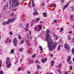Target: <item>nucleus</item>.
I'll return each instance as SVG.
<instances>
[{
	"label": "nucleus",
	"mask_w": 74,
	"mask_h": 74,
	"mask_svg": "<svg viewBox=\"0 0 74 74\" xmlns=\"http://www.w3.org/2000/svg\"><path fill=\"white\" fill-rule=\"evenodd\" d=\"M14 11H16V9H14Z\"/></svg>",
	"instance_id": "63"
},
{
	"label": "nucleus",
	"mask_w": 74,
	"mask_h": 74,
	"mask_svg": "<svg viewBox=\"0 0 74 74\" xmlns=\"http://www.w3.org/2000/svg\"><path fill=\"white\" fill-rule=\"evenodd\" d=\"M18 38H19V39H20V40H21V36L20 35H18Z\"/></svg>",
	"instance_id": "18"
},
{
	"label": "nucleus",
	"mask_w": 74,
	"mask_h": 74,
	"mask_svg": "<svg viewBox=\"0 0 74 74\" xmlns=\"http://www.w3.org/2000/svg\"><path fill=\"white\" fill-rule=\"evenodd\" d=\"M72 63V62H69V64H71Z\"/></svg>",
	"instance_id": "53"
},
{
	"label": "nucleus",
	"mask_w": 74,
	"mask_h": 74,
	"mask_svg": "<svg viewBox=\"0 0 74 74\" xmlns=\"http://www.w3.org/2000/svg\"><path fill=\"white\" fill-rule=\"evenodd\" d=\"M70 70L71 71L72 70V69L73 68L72 67V66H71L70 68Z\"/></svg>",
	"instance_id": "31"
},
{
	"label": "nucleus",
	"mask_w": 74,
	"mask_h": 74,
	"mask_svg": "<svg viewBox=\"0 0 74 74\" xmlns=\"http://www.w3.org/2000/svg\"><path fill=\"white\" fill-rule=\"evenodd\" d=\"M0 68H1V66H2V62L1 60H0Z\"/></svg>",
	"instance_id": "23"
},
{
	"label": "nucleus",
	"mask_w": 74,
	"mask_h": 74,
	"mask_svg": "<svg viewBox=\"0 0 74 74\" xmlns=\"http://www.w3.org/2000/svg\"><path fill=\"white\" fill-rule=\"evenodd\" d=\"M41 29H42V25H38V27L37 28H36V27L34 28L35 30L36 31V32H39L40 30H41Z\"/></svg>",
	"instance_id": "5"
},
{
	"label": "nucleus",
	"mask_w": 74,
	"mask_h": 74,
	"mask_svg": "<svg viewBox=\"0 0 74 74\" xmlns=\"http://www.w3.org/2000/svg\"><path fill=\"white\" fill-rule=\"evenodd\" d=\"M1 14H0V18H1Z\"/></svg>",
	"instance_id": "61"
},
{
	"label": "nucleus",
	"mask_w": 74,
	"mask_h": 74,
	"mask_svg": "<svg viewBox=\"0 0 74 74\" xmlns=\"http://www.w3.org/2000/svg\"><path fill=\"white\" fill-rule=\"evenodd\" d=\"M47 60V58H45L44 59H42L41 60V62H42V63H45Z\"/></svg>",
	"instance_id": "10"
},
{
	"label": "nucleus",
	"mask_w": 74,
	"mask_h": 74,
	"mask_svg": "<svg viewBox=\"0 0 74 74\" xmlns=\"http://www.w3.org/2000/svg\"><path fill=\"white\" fill-rule=\"evenodd\" d=\"M11 42V40L10 39L9 40V41L8 42L9 43H10V42Z\"/></svg>",
	"instance_id": "45"
},
{
	"label": "nucleus",
	"mask_w": 74,
	"mask_h": 74,
	"mask_svg": "<svg viewBox=\"0 0 74 74\" xmlns=\"http://www.w3.org/2000/svg\"><path fill=\"white\" fill-rule=\"evenodd\" d=\"M72 41L73 42H74V38L73 39Z\"/></svg>",
	"instance_id": "57"
},
{
	"label": "nucleus",
	"mask_w": 74,
	"mask_h": 74,
	"mask_svg": "<svg viewBox=\"0 0 74 74\" xmlns=\"http://www.w3.org/2000/svg\"><path fill=\"white\" fill-rule=\"evenodd\" d=\"M14 52V50L13 49H12L11 50V53H13Z\"/></svg>",
	"instance_id": "19"
},
{
	"label": "nucleus",
	"mask_w": 74,
	"mask_h": 74,
	"mask_svg": "<svg viewBox=\"0 0 74 74\" xmlns=\"http://www.w3.org/2000/svg\"><path fill=\"white\" fill-rule=\"evenodd\" d=\"M39 48H40L41 52H42V51H43V50H42V47H41V46H40L39 47Z\"/></svg>",
	"instance_id": "17"
},
{
	"label": "nucleus",
	"mask_w": 74,
	"mask_h": 74,
	"mask_svg": "<svg viewBox=\"0 0 74 74\" xmlns=\"http://www.w3.org/2000/svg\"><path fill=\"white\" fill-rule=\"evenodd\" d=\"M31 64V61L29 60V64Z\"/></svg>",
	"instance_id": "50"
},
{
	"label": "nucleus",
	"mask_w": 74,
	"mask_h": 74,
	"mask_svg": "<svg viewBox=\"0 0 74 74\" xmlns=\"http://www.w3.org/2000/svg\"><path fill=\"white\" fill-rule=\"evenodd\" d=\"M71 8L72 9V11H73V10H74V8H73V6H72L71 7Z\"/></svg>",
	"instance_id": "48"
},
{
	"label": "nucleus",
	"mask_w": 74,
	"mask_h": 74,
	"mask_svg": "<svg viewBox=\"0 0 74 74\" xmlns=\"http://www.w3.org/2000/svg\"><path fill=\"white\" fill-rule=\"evenodd\" d=\"M38 63V61H35V63Z\"/></svg>",
	"instance_id": "58"
},
{
	"label": "nucleus",
	"mask_w": 74,
	"mask_h": 74,
	"mask_svg": "<svg viewBox=\"0 0 74 74\" xmlns=\"http://www.w3.org/2000/svg\"><path fill=\"white\" fill-rule=\"evenodd\" d=\"M71 59V58L70 57V56H69L68 57V58L67 60V62H70V61Z\"/></svg>",
	"instance_id": "15"
},
{
	"label": "nucleus",
	"mask_w": 74,
	"mask_h": 74,
	"mask_svg": "<svg viewBox=\"0 0 74 74\" xmlns=\"http://www.w3.org/2000/svg\"><path fill=\"white\" fill-rule=\"evenodd\" d=\"M5 10V7L4 8L3 10Z\"/></svg>",
	"instance_id": "60"
},
{
	"label": "nucleus",
	"mask_w": 74,
	"mask_h": 74,
	"mask_svg": "<svg viewBox=\"0 0 74 74\" xmlns=\"http://www.w3.org/2000/svg\"><path fill=\"white\" fill-rule=\"evenodd\" d=\"M26 42L27 44L28 45L29 44V41L28 40H26Z\"/></svg>",
	"instance_id": "30"
},
{
	"label": "nucleus",
	"mask_w": 74,
	"mask_h": 74,
	"mask_svg": "<svg viewBox=\"0 0 74 74\" xmlns=\"http://www.w3.org/2000/svg\"><path fill=\"white\" fill-rule=\"evenodd\" d=\"M6 63L7 65V67L8 68H9V67H11V61H9L10 58H9L8 57H7L6 58Z\"/></svg>",
	"instance_id": "3"
},
{
	"label": "nucleus",
	"mask_w": 74,
	"mask_h": 74,
	"mask_svg": "<svg viewBox=\"0 0 74 74\" xmlns=\"http://www.w3.org/2000/svg\"><path fill=\"white\" fill-rule=\"evenodd\" d=\"M58 72H59L60 74H62V73L61 72V71L60 70H58Z\"/></svg>",
	"instance_id": "33"
},
{
	"label": "nucleus",
	"mask_w": 74,
	"mask_h": 74,
	"mask_svg": "<svg viewBox=\"0 0 74 74\" xmlns=\"http://www.w3.org/2000/svg\"><path fill=\"white\" fill-rule=\"evenodd\" d=\"M45 4V3L44 2H43L42 5V6H44Z\"/></svg>",
	"instance_id": "35"
},
{
	"label": "nucleus",
	"mask_w": 74,
	"mask_h": 74,
	"mask_svg": "<svg viewBox=\"0 0 74 74\" xmlns=\"http://www.w3.org/2000/svg\"><path fill=\"white\" fill-rule=\"evenodd\" d=\"M72 52L73 55H74V48H73L72 50Z\"/></svg>",
	"instance_id": "28"
},
{
	"label": "nucleus",
	"mask_w": 74,
	"mask_h": 74,
	"mask_svg": "<svg viewBox=\"0 0 74 74\" xmlns=\"http://www.w3.org/2000/svg\"><path fill=\"white\" fill-rule=\"evenodd\" d=\"M14 15V13L13 12L10 14L11 16H13Z\"/></svg>",
	"instance_id": "27"
},
{
	"label": "nucleus",
	"mask_w": 74,
	"mask_h": 74,
	"mask_svg": "<svg viewBox=\"0 0 74 74\" xmlns=\"http://www.w3.org/2000/svg\"><path fill=\"white\" fill-rule=\"evenodd\" d=\"M62 66V64L61 63H60L59 64L58 67H60V66Z\"/></svg>",
	"instance_id": "43"
},
{
	"label": "nucleus",
	"mask_w": 74,
	"mask_h": 74,
	"mask_svg": "<svg viewBox=\"0 0 74 74\" xmlns=\"http://www.w3.org/2000/svg\"><path fill=\"white\" fill-rule=\"evenodd\" d=\"M21 70V67H20L18 68V71H20V70Z\"/></svg>",
	"instance_id": "41"
},
{
	"label": "nucleus",
	"mask_w": 74,
	"mask_h": 74,
	"mask_svg": "<svg viewBox=\"0 0 74 74\" xmlns=\"http://www.w3.org/2000/svg\"><path fill=\"white\" fill-rule=\"evenodd\" d=\"M8 40H9V38H7V40H6L5 41V43H8Z\"/></svg>",
	"instance_id": "21"
},
{
	"label": "nucleus",
	"mask_w": 74,
	"mask_h": 74,
	"mask_svg": "<svg viewBox=\"0 0 74 74\" xmlns=\"http://www.w3.org/2000/svg\"><path fill=\"white\" fill-rule=\"evenodd\" d=\"M55 63V62L54 61H52L51 62V67H53V64H54Z\"/></svg>",
	"instance_id": "11"
},
{
	"label": "nucleus",
	"mask_w": 74,
	"mask_h": 74,
	"mask_svg": "<svg viewBox=\"0 0 74 74\" xmlns=\"http://www.w3.org/2000/svg\"><path fill=\"white\" fill-rule=\"evenodd\" d=\"M13 43L14 46H16L17 45V40L16 38H15L14 39Z\"/></svg>",
	"instance_id": "6"
},
{
	"label": "nucleus",
	"mask_w": 74,
	"mask_h": 74,
	"mask_svg": "<svg viewBox=\"0 0 74 74\" xmlns=\"http://www.w3.org/2000/svg\"><path fill=\"white\" fill-rule=\"evenodd\" d=\"M32 6L34 8V7H35V6H36V5H35V4H34V3H32Z\"/></svg>",
	"instance_id": "24"
},
{
	"label": "nucleus",
	"mask_w": 74,
	"mask_h": 74,
	"mask_svg": "<svg viewBox=\"0 0 74 74\" xmlns=\"http://www.w3.org/2000/svg\"><path fill=\"white\" fill-rule=\"evenodd\" d=\"M72 33V32H71V31H70L69 32V34H71Z\"/></svg>",
	"instance_id": "49"
},
{
	"label": "nucleus",
	"mask_w": 74,
	"mask_h": 74,
	"mask_svg": "<svg viewBox=\"0 0 74 74\" xmlns=\"http://www.w3.org/2000/svg\"><path fill=\"white\" fill-rule=\"evenodd\" d=\"M53 4L54 5L55 7H56V5L54 3H53Z\"/></svg>",
	"instance_id": "51"
},
{
	"label": "nucleus",
	"mask_w": 74,
	"mask_h": 74,
	"mask_svg": "<svg viewBox=\"0 0 74 74\" xmlns=\"http://www.w3.org/2000/svg\"><path fill=\"white\" fill-rule=\"evenodd\" d=\"M34 74H39L38 72V71H36L34 73Z\"/></svg>",
	"instance_id": "32"
},
{
	"label": "nucleus",
	"mask_w": 74,
	"mask_h": 74,
	"mask_svg": "<svg viewBox=\"0 0 74 74\" xmlns=\"http://www.w3.org/2000/svg\"><path fill=\"white\" fill-rule=\"evenodd\" d=\"M27 37L28 40H32V38H33V37H32V36H31L29 35V34H27Z\"/></svg>",
	"instance_id": "8"
},
{
	"label": "nucleus",
	"mask_w": 74,
	"mask_h": 74,
	"mask_svg": "<svg viewBox=\"0 0 74 74\" xmlns=\"http://www.w3.org/2000/svg\"><path fill=\"white\" fill-rule=\"evenodd\" d=\"M9 3H10V4H11V1H9Z\"/></svg>",
	"instance_id": "59"
},
{
	"label": "nucleus",
	"mask_w": 74,
	"mask_h": 74,
	"mask_svg": "<svg viewBox=\"0 0 74 74\" xmlns=\"http://www.w3.org/2000/svg\"><path fill=\"white\" fill-rule=\"evenodd\" d=\"M53 36L54 37V39L55 38L56 39L55 40H56L57 39H58V37H57V36L56 35H55V34H54Z\"/></svg>",
	"instance_id": "14"
},
{
	"label": "nucleus",
	"mask_w": 74,
	"mask_h": 74,
	"mask_svg": "<svg viewBox=\"0 0 74 74\" xmlns=\"http://www.w3.org/2000/svg\"><path fill=\"white\" fill-rule=\"evenodd\" d=\"M10 35H11V36H12V35H13V34L12 33V32H10Z\"/></svg>",
	"instance_id": "34"
},
{
	"label": "nucleus",
	"mask_w": 74,
	"mask_h": 74,
	"mask_svg": "<svg viewBox=\"0 0 74 74\" xmlns=\"http://www.w3.org/2000/svg\"><path fill=\"white\" fill-rule=\"evenodd\" d=\"M36 21L35 22V23H37V22H38L40 21V18H37L36 19Z\"/></svg>",
	"instance_id": "16"
},
{
	"label": "nucleus",
	"mask_w": 74,
	"mask_h": 74,
	"mask_svg": "<svg viewBox=\"0 0 74 74\" xmlns=\"http://www.w3.org/2000/svg\"><path fill=\"white\" fill-rule=\"evenodd\" d=\"M14 21V20L13 18H12V19H8L7 21L6 22L4 21L3 23L2 24L3 25V26H4V25H7L8 24H9V23H11V22H13V21Z\"/></svg>",
	"instance_id": "4"
},
{
	"label": "nucleus",
	"mask_w": 74,
	"mask_h": 74,
	"mask_svg": "<svg viewBox=\"0 0 74 74\" xmlns=\"http://www.w3.org/2000/svg\"><path fill=\"white\" fill-rule=\"evenodd\" d=\"M37 67L38 69H41V67L40 66V65H38L37 66Z\"/></svg>",
	"instance_id": "29"
},
{
	"label": "nucleus",
	"mask_w": 74,
	"mask_h": 74,
	"mask_svg": "<svg viewBox=\"0 0 74 74\" xmlns=\"http://www.w3.org/2000/svg\"><path fill=\"white\" fill-rule=\"evenodd\" d=\"M36 57V54H34V55H33L32 56V58H35Z\"/></svg>",
	"instance_id": "26"
},
{
	"label": "nucleus",
	"mask_w": 74,
	"mask_h": 74,
	"mask_svg": "<svg viewBox=\"0 0 74 74\" xmlns=\"http://www.w3.org/2000/svg\"><path fill=\"white\" fill-rule=\"evenodd\" d=\"M53 54H51L50 55V57H52V56H53Z\"/></svg>",
	"instance_id": "47"
},
{
	"label": "nucleus",
	"mask_w": 74,
	"mask_h": 74,
	"mask_svg": "<svg viewBox=\"0 0 74 74\" xmlns=\"http://www.w3.org/2000/svg\"><path fill=\"white\" fill-rule=\"evenodd\" d=\"M28 5L29 7H30V8H31L32 7L31 6V5H30V3L28 4Z\"/></svg>",
	"instance_id": "37"
},
{
	"label": "nucleus",
	"mask_w": 74,
	"mask_h": 74,
	"mask_svg": "<svg viewBox=\"0 0 74 74\" xmlns=\"http://www.w3.org/2000/svg\"><path fill=\"white\" fill-rule=\"evenodd\" d=\"M20 61H21V62H22V58H21V59L20 60Z\"/></svg>",
	"instance_id": "56"
},
{
	"label": "nucleus",
	"mask_w": 74,
	"mask_h": 74,
	"mask_svg": "<svg viewBox=\"0 0 74 74\" xmlns=\"http://www.w3.org/2000/svg\"><path fill=\"white\" fill-rule=\"evenodd\" d=\"M54 22L55 23H57V20H55L54 21Z\"/></svg>",
	"instance_id": "42"
},
{
	"label": "nucleus",
	"mask_w": 74,
	"mask_h": 74,
	"mask_svg": "<svg viewBox=\"0 0 74 74\" xmlns=\"http://www.w3.org/2000/svg\"><path fill=\"white\" fill-rule=\"evenodd\" d=\"M14 3H15L14 6L16 7H17L20 4V3L19 2V0H12V7H14Z\"/></svg>",
	"instance_id": "2"
},
{
	"label": "nucleus",
	"mask_w": 74,
	"mask_h": 74,
	"mask_svg": "<svg viewBox=\"0 0 74 74\" xmlns=\"http://www.w3.org/2000/svg\"><path fill=\"white\" fill-rule=\"evenodd\" d=\"M47 13L44 12L43 13V15L44 17H47Z\"/></svg>",
	"instance_id": "12"
},
{
	"label": "nucleus",
	"mask_w": 74,
	"mask_h": 74,
	"mask_svg": "<svg viewBox=\"0 0 74 74\" xmlns=\"http://www.w3.org/2000/svg\"><path fill=\"white\" fill-rule=\"evenodd\" d=\"M29 24L27 23L26 25L27 27L28 28L29 27Z\"/></svg>",
	"instance_id": "38"
},
{
	"label": "nucleus",
	"mask_w": 74,
	"mask_h": 74,
	"mask_svg": "<svg viewBox=\"0 0 74 74\" xmlns=\"http://www.w3.org/2000/svg\"><path fill=\"white\" fill-rule=\"evenodd\" d=\"M24 41L23 40H21V44H22L23 43Z\"/></svg>",
	"instance_id": "40"
},
{
	"label": "nucleus",
	"mask_w": 74,
	"mask_h": 74,
	"mask_svg": "<svg viewBox=\"0 0 74 74\" xmlns=\"http://www.w3.org/2000/svg\"><path fill=\"white\" fill-rule=\"evenodd\" d=\"M32 3H34V2H33V0H32Z\"/></svg>",
	"instance_id": "62"
},
{
	"label": "nucleus",
	"mask_w": 74,
	"mask_h": 74,
	"mask_svg": "<svg viewBox=\"0 0 74 74\" xmlns=\"http://www.w3.org/2000/svg\"><path fill=\"white\" fill-rule=\"evenodd\" d=\"M72 28H74V26Z\"/></svg>",
	"instance_id": "64"
},
{
	"label": "nucleus",
	"mask_w": 74,
	"mask_h": 74,
	"mask_svg": "<svg viewBox=\"0 0 74 74\" xmlns=\"http://www.w3.org/2000/svg\"><path fill=\"white\" fill-rule=\"evenodd\" d=\"M63 28H62V27H61L60 28V32H63Z\"/></svg>",
	"instance_id": "20"
},
{
	"label": "nucleus",
	"mask_w": 74,
	"mask_h": 74,
	"mask_svg": "<svg viewBox=\"0 0 74 74\" xmlns=\"http://www.w3.org/2000/svg\"><path fill=\"white\" fill-rule=\"evenodd\" d=\"M68 38L69 40H70V39H71V38H70V37H68Z\"/></svg>",
	"instance_id": "46"
},
{
	"label": "nucleus",
	"mask_w": 74,
	"mask_h": 74,
	"mask_svg": "<svg viewBox=\"0 0 74 74\" xmlns=\"http://www.w3.org/2000/svg\"><path fill=\"white\" fill-rule=\"evenodd\" d=\"M29 36H30L31 35V34H32V32H31V31H29Z\"/></svg>",
	"instance_id": "36"
},
{
	"label": "nucleus",
	"mask_w": 74,
	"mask_h": 74,
	"mask_svg": "<svg viewBox=\"0 0 74 74\" xmlns=\"http://www.w3.org/2000/svg\"><path fill=\"white\" fill-rule=\"evenodd\" d=\"M49 32H50L49 29L47 30L46 39L47 40V41L48 44V47L49 48V51H52V49L55 48V47L56 46L57 44L55 43L53 45V42L52 41V40L51 39V37L49 34Z\"/></svg>",
	"instance_id": "1"
},
{
	"label": "nucleus",
	"mask_w": 74,
	"mask_h": 74,
	"mask_svg": "<svg viewBox=\"0 0 74 74\" xmlns=\"http://www.w3.org/2000/svg\"><path fill=\"white\" fill-rule=\"evenodd\" d=\"M3 71H1L0 72V74H3Z\"/></svg>",
	"instance_id": "39"
},
{
	"label": "nucleus",
	"mask_w": 74,
	"mask_h": 74,
	"mask_svg": "<svg viewBox=\"0 0 74 74\" xmlns=\"http://www.w3.org/2000/svg\"><path fill=\"white\" fill-rule=\"evenodd\" d=\"M69 3H68V4H67L66 5H65V6L64 8V9L65 10V8H67V7H68V5H69Z\"/></svg>",
	"instance_id": "13"
},
{
	"label": "nucleus",
	"mask_w": 74,
	"mask_h": 74,
	"mask_svg": "<svg viewBox=\"0 0 74 74\" xmlns=\"http://www.w3.org/2000/svg\"><path fill=\"white\" fill-rule=\"evenodd\" d=\"M64 47L66 49H69L70 48V46H69V45L67 44H65Z\"/></svg>",
	"instance_id": "7"
},
{
	"label": "nucleus",
	"mask_w": 74,
	"mask_h": 74,
	"mask_svg": "<svg viewBox=\"0 0 74 74\" xmlns=\"http://www.w3.org/2000/svg\"><path fill=\"white\" fill-rule=\"evenodd\" d=\"M23 50V48H20L19 49V51L20 52H21Z\"/></svg>",
	"instance_id": "25"
},
{
	"label": "nucleus",
	"mask_w": 74,
	"mask_h": 74,
	"mask_svg": "<svg viewBox=\"0 0 74 74\" xmlns=\"http://www.w3.org/2000/svg\"><path fill=\"white\" fill-rule=\"evenodd\" d=\"M65 74H67V72L66 71L65 72Z\"/></svg>",
	"instance_id": "54"
},
{
	"label": "nucleus",
	"mask_w": 74,
	"mask_h": 74,
	"mask_svg": "<svg viewBox=\"0 0 74 74\" xmlns=\"http://www.w3.org/2000/svg\"><path fill=\"white\" fill-rule=\"evenodd\" d=\"M30 71H28V72H27V73H28V74H30Z\"/></svg>",
	"instance_id": "52"
},
{
	"label": "nucleus",
	"mask_w": 74,
	"mask_h": 74,
	"mask_svg": "<svg viewBox=\"0 0 74 74\" xmlns=\"http://www.w3.org/2000/svg\"><path fill=\"white\" fill-rule=\"evenodd\" d=\"M60 45H59L58 48V51H60Z\"/></svg>",
	"instance_id": "22"
},
{
	"label": "nucleus",
	"mask_w": 74,
	"mask_h": 74,
	"mask_svg": "<svg viewBox=\"0 0 74 74\" xmlns=\"http://www.w3.org/2000/svg\"><path fill=\"white\" fill-rule=\"evenodd\" d=\"M73 15H71V19H73Z\"/></svg>",
	"instance_id": "44"
},
{
	"label": "nucleus",
	"mask_w": 74,
	"mask_h": 74,
	"mask_svg": "<svg viewBox=\"0 0 74 74\" xmlns=\"http://www.w3.org/2000/svg\"><path fill=\"white\" fill-rule=\"evenodd\" d=\"M34 12L33 14L34 15H38V13L37 12V11L36 9H35V8H34Z\"/></svg>",
	"instance_id": "9"
},
{
	"label": "nucleus",
	"mask_w": 74,
	"mask_h": 74,
	"mask_svg": "<svg viewBox=\"0 0 74 74\" xmlns=\"http://www.w3.org/2000/svg\"><path fill=\"white\" fill-rule=\"evenodd\" d=\"M29 30V29H27L26 30V32H27Z\"/></svg>",
	"instance_id": "55"
}]
</instances>
